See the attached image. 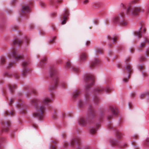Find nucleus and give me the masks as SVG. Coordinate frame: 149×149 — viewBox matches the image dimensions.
Instances as JSON below:
<instances>
[{"label":"nucleus","mask_w":149,"mask_h":149,"mask_svg":"<svg viewBox=\"0 0 149 149\" xmlns=\"http://www.w3.org/2000/svg\"><path fill=\"white\" fill-rule=\"evenodd\" d=\"M70 65V63L69 61H68L66 64V67L67 68L69 67Z\"/></svg>","instance_id":"a18cd8bd"},{"label":"nucleus","mask_w":149,"mask_h":149,"mask_svg":"<svg viewBox=\"0 0 149 149\" xmlns=\"http://www.w3.org/2000/svg\"><path fill=\"white\" fill-rule=\"evenodd\" d=\"M95 78L93 75H88L86 76L85 80L87 84L85 87L86 90H88L91 88V86L93 84Z\"/></svg>","instance_id":"423d86ee"},{"label":"nucleus","mask_w":149,"mask_h":149,"mask_svg":"<svg viewBox=\"0 0 149 149\" xmlns=\"http://www.w3.org/2000/svg\"><path fill=\"white\" fill-rule=\"evenodd\" d=\"M149 13V6H148L146 10V14L147 15Z\"/></svg>","instance_id":"8fccbe9b"},{"label":"nucleus","mask_w":149,"mask_h":149,"mask_svg":"<svg viewBox=\"0 0 149 149\" xmlns=\"http://www.w3.org/2000/svg\"><path fill=\"white\" fill-rule=\"evenodd\" d=\"M56 39V37H53V38H52V40H50V42H51V43H53L54 42V40L55 39Z\"/></svg>","instance_id":"09e8293b"},{"label":"nucleus","mask_w":149,"mask_h":149,"mask_svg":"<svg viewBox=\"0 0 149 149\" xmlns=\"http://www.w3.org/2000/svg\"><path fill=\"white\" fill-rule=\"evenodd\" d=\"M129 107L130 108H132V104L130 102H129L128 103Z\"/></svg>","instance_id":"4d7b16f0"},{"label":"nucleus","mask_w":149,"mask_h":149,"mask_svg":"<svg viewBox=\"0 0 149 149\" xmlns=\"http://www.w3.org/2000/svg\"><path fill=\"white\" fill-rule=\"evenodd\" d=\"M143 42L144 43H146L148 42L149 44V39L146 38H144Z\"/></svg>","instance_id":"79ce46f5"},{"label":"nucleus","mask_w":149,"mask_h":149,"mask_svg":"<svg viewBox=\"0 0 149 149\" xmlns=\"http://www.w3.org/2000/svg\"><path fill=\"white\" fill-rule=\"evenodd\" d=\"M110 142L113 145H116L118 143V142L115 140L111 141Z\"/></svg>","instance_id":"c9c22d12"},{"label":"nucleus","mask_w":149,"mask_h":149,"mask_svg":"<svg viewBox=\"0 0 149 149\" xmlns=\"http://www.w3.org/2000/svg\"><path fill=\"white\" fill-rule=\"evenodd\" d=\"M65 144L64 145V147H65L67 146L68 145V143L67 142H65Z\"/></svg>","instance_id":"e2e57ef3"},{"label":"nucleus","mask_w":149,"mask_h":149,"mask_svg":"<svg viewBox=\"0 0 149 149\" xmlns=\"http://www.w3.org/2000/svg\"><path fill=\"white\" fill-rule=\"evenodd\" d=\"M134 50V49L133 48H131L130 49V52L132 53L133 52Z\"/></svg>","instance_id":"338daca9"},{"label":"nucleus","mask_w":149,"mask_h":149,"mask_svg":"<svg viewBox=\"0 0 149 149\" xmlns=\"http://www.w3.org/2000/svg\"><path fill=\"white\" fill-rule=\"evenodd\" d=\"M13 42L15 45H19L22 43V42L20 40L17 38L14 40Z\"/></svg>","instance_id":"aec40b11"},{"label":"nucleus","mask_w":149,"mask_h":149,"mask_svg":"<svg viewBox=\"0 0 149 149\" xmlns=\"http://www.w3.org/2000/svg\"><path fill=\"white\" fill-rule=\"evenodd\" d=\"M13 76L16 78H18L19 76L17 73L16 72L13 74Z\"/></svg>","instance_id":"37998d69"},{"label":"nucleus","mask_w":149,"mask_h":149,"mask_svg":"<svg viewBox=\"0 0 149 149\" xmlns=\"http://www.w3.org/2000/svg\"><path fill=\"white\" fill-rule=\"evenodd\" d=\"M8 130V128H3L2 131L3 132H6Z\"/></svg>","instance_id":"603ef678"},{"label":"nucleus","mask_w":149,"mask_h":149,"mask_svg":"<svg viewBox=\"0 0 149 149\" xmlns=\"http://www.w3.org/2000/svg\"><path fill=\"white\" fill-rule=\"evenodd\" d=\"M5 114L7 115L13 116L15 114V112L13 111H7L5 112Z\"/></svg>","instance_id":"393cba45"},{"label":"nucleus","mask_w":149,"mask_h":149,"mask_svg":"<svg viewBox=\"0 0 149 149\" xmlns=\"http://www.w3.org/2000/svg\"><path fill=\"white\" fill-rule=\"evenodd\" d=\"M6 139L4 137H1L0 139V148H2L3 144L6 143Z\"/></svg>","instance_id":"f3484780"},{"label":"nucleus","mask_w":149,"mask_h":149,"mask_svg":"<svg viewBox=\"0 0 149 149\" xmlns=\"http://www.w3.org/2000/svg\"><path fill=\"white\" fill-rule=\"evenodd\" d=\"M90 43V42L89 41H87L86 43V45L88 46Z\"/></svg>","instance_id":"bf43d9fd"},{"label":"nucleus","mask_w":149,"mask_h":149,"mask_svg":"<svg viewBox=\"0 0 149 149\" xmlns=\"http://www.w3.org/2000/svg\"><path fill=\"white\" fill-rule=\"evenodd\" d=\"M94 100L96 103H97V102H98L99 100V98L97 96H96L95 97L94 99Z\"/></svg>","instance_id":"49530a36"},{"label":"nucleus","mask_w":149,"mask_h":149,"mask_svg":"<svg viewBox=\"0 0 149 149\" xmlns=\"http://www.w3.org/2000/svg\"><path fill=\"white\" fill-rule=\"evenodd\" d=\"M39 100L38 99H34L31 100V103L34 104V112L33 116L41 120L43 119L45 117V106L43 104L38 105Z\"/></svg>","instance_id":"f257e3e1"},{"label":"nucleus","mask_w":149,"mask_h":149,"mask_svg":"<svg viewBox=\"0 0 149 149\" xmlns=\"http://www.w3.org/2000/svg\"><path fill=\"white\" fill-rule=\"evenodd\" d=\"M6 62V58L4 57H1L0 58V64L1 65H4Z\"/></svg>","instance_id":"412c9836"},{"label":"nucleus","mask_w":149,"mask_h":149,"mask_svg":"<svg viewBox=\"0 0 149 149\" xmlns=\"http://www.w3.org/2000/svg\"><path fill=\"white\" fill-rule=\"evenodd\" d=\"M47 60V59L45 58L42 60L41 62L40 63L39 65L41 66L42 67L43 66V64L44 63V62H45Z\"/></svg>","instance_id":"72a5a7b5"},{"label":"nucleus","mask_w":149,"mask_h":149,"mask_svg":"<svg viewBox=\"0 0 149 149\" xmlns=\"http://www.w3.org/2000/svg\"><path fill=\"white\" fill-rule=\"evenodd\" d=\"M105 90V91L107 93H108L110 91V89L109 87H107Z\"/></svg>","instance_id":"de8ad7c7"},{"label":"nucleus","mask_w":149,"mask_h":149,"mask_svg":"<svg viewBox=\"0 0 149 149\" xmlns=\"http://www.w3.org/2000/svg\"><path fill=\"white\" fill-rule=\"evenodd\" d=\"M88 2V0H84V4H86Z\"/></svg>","instance_id":"0e129e2a"},{"label":"nucleus","mask_w":149,"mask_h":149,"mask_svg":"<svg viewBox=\"0 0 149 149\" xmlns=\"http://www.w3.org/2000/svg\"><path fill=\"white\" fill-rule=\"evenodd\" d=\"M145 57L144 56H141L140 58H139V61H144L145 60Z\"/></svg>","instance_id":"58836bf2"},{"label":"nucleus","mask_w":149,"mask_h":149,"mask_svg":"<svg viewBox=\"0 0 149 149\" xmlns=\"http://www.w3.org/2000/svg\"><path fill=\"white\" fill-rule=\"evenodd\" d=\"M144 43L143 41L141 43L140 47L141 48H143L145 47V43Z\"/></svg>","instance_id":"a19ab883"},{"label":"nucleus","mask_w":149,"mask_h":149,"mask_svg":"<svg viewBox=\"0 0 149 149\" xmlns=\"http://www.w3.org/2000/svg\"><path fill=\"white\" fill-rule=\"evenodd\" d=\"M24 105L23 103L21 102H18L17 105V107L19 109H23L24 108Z\"/></svg>","instance_id":"a878e982"},{"label":"nucleus","mask_w":149,"mask_h":149,"mask_svg":"<svg viewBox=\"0 0 149 149\" xmlns=\"http://www.w3.org/2000/svg\"><path fill=\"white\" fill-rule=\"evenodd\" d=\"M133 136H134V138L135 139H137L139 137V136L136 134H135Z\"/></svg>","instance_id":"864d4df0"},{"label":"nucleus","mask_w":149,"mask_h":149,"mask_svg":"<svg viewBox=\"0 0 149 149\" xmlns=\"http://www.w3.org/2000/svg\"><path fill=\"white\" fill-rule=\"evenodd\" d=\"M61 85H62V86L63 88H64L65 87V83H63Z\"/></svg>","instance_id":"69168bd1"},{"label":"nucleus","mask_w":149,"mask_h":149,"mask_svg":"<svg viewBox=\"0 0 149 149\" xmlns=\"http://www.w3.org/2000/svg\"><path fill=\"white\" fill-rule=\"evenodd\" d=\"M87 122V121H86V118L83 117L81 118L79 121V124L81 126L85 125Z\"/></svg>","instance_id":"2eb2a0df"},{"label":"nucleus","mask_w":149,"mask_h":149,"mask_svg":"<svg viewBox=\"0 0 149 149\" xmlns=\"http://www.w3.org/2000/svg\"><path fill=\"white\" fill-rule=\"evenodd\" d=\"M112 116H111V115L107 117V119H108V120H110V119H111L112 118Z\"/></svg>","instance_id":"680f3d73"},{"label":"nucleus","mask_w":149,"mask_h":149,"mask_svg":"<svg viewBox=\"0 0 149 149\" xmlns=\"http://www.w3.org/2000/svg\"><path fill=\"white\" fill-rule=\"evenodd\" d=\"M12 56L17 61L23 58V55H19L17 54L16 51H13L11 54Z\"/></svg>","instance_id":"9d476101"},{"label":"nucleus","mask_w":149,"mask_h":149,"mask_svg":"<svg viewBox=\"0 0 149 149\" xmlns=\"http://www.w3.org/2000/svg\"><path fill=\"white\" fill-rule=\"evenodd\" d=\"M14 65V64L13 63H10L8 64L6 66V67L8 68H10L13 67Z\"/></svg>","instance_id":"2f4dec72"},{"label":"nucleus","mask_w":149,"mask_h":149,"mask_svg":"<svg viewBox=\"0 0 149 149\" xmlns=\"http://www.w3.org/2000/svg\"><path fill=\"white\" fill-rule=\"evenodd\" d=\"M146 31V29L144 25H142L139 28V31H135L134 33V34L135 36L138 37L139 38L142 36L141 33H144Z\"/></svg>","instance_id":"0eeeda50"},{"label":"nucleus","mask_w":149,"mask_h":149,"mask_svg":"<svg viewBox=\"0 0 149 149\" xmlns=\"http://www.w3.org/2000/svg\"><path fill=\"white\" fill-rule=\"evenodd\" d=\"M80 92L77 90L73 94V97L74 98H76L79 95Z\"/></svg>","instance_id":"5701e85b"},{"label":"nucleus","mask_w":149,"mask_h":149,"mask_svg":"<svg viewBox=\"0 0 149 149\" xmlns=\"http://www.w3.org/2000/svg\"><path fill=\"white\" fill-rule=\"evenodd\" d=\"M81 140L80 138L77 137H74L71 141L70 144L72 146H78L80 144Z\"/></svg>","instance_id":"6e6552de"},{"label":"nucleus","mask_w":149,"mask_h":149,"mask_svg":"<svg viewBox=\"0 0 149 149\" xmlns=\"http://www.w3.org/2000/svg\"><path fill=\"white\" fill-rule=\"evenodd\" d=\"M57 116V113L54 110L52 112V117L53 118H55Z\"/></svg>","instance_id":"f704fd0d"},{"label":"nucleus","mask_w":149,"mask_h":149,"mask_svg":"<svg viewBox=\"0 0 149 149\" xmlns=\"http://www.w3.org/2000/svg\"><path fill=\"white\" fill-rule=\"evenodd\" d=\"M110 109L112 111L113 114L115 115L117 114L118 110L116 108H114L113 107L111 106L110 107Z\"/></svg>","instance_id":"a211bd4d"},{"label":"nucleus","mask_w":149,"mask_h":149,"mask_svg":"<svg viewBox=\"0 0 149 149\" xmlns=\"http://www.w3.org/2000/svg\"><path fill=\"white\" fill-rule=\"evenodd\" d=\"M120 6L121 7H123L124 8H125V5L123 4V3H121L120 5Z\"/></svg>","instance_id":"052dcab7"},{"label":"nucleus","mask_w":149,"mask_h":149,"mask_svg":"<svg viewBox=\"0 0 149 149\" xmlns=\"http://www.w3.org/2000/svg\"><path fill=\"white\" fill-rule=\"evenodd\" d=\"M108 127L109 129H111L113 127L112 125L110 122H108Z\"/></svg>","instance_id":"4c0bfd02"},{"label":"nucleus","mask_w":149,"mask_h":149,"mask_svg":"<svg viewBox=\"0 0 149 149\" xmlns=\"http://www.w3.org/2000/svg\"><path fill=\"white\" fill-rule=\"evenodd\" d=\"M90 110H92V111H91L92 112L90 113L89 114V117H90L89 118H91L93 117V116H95V114L94 113V111L93 110L92 108H91V107L90 106Z\"/></svg>","instance_id":"b1692460"},{"label":"nucleus","mask_w":149,"mask_h":149,"mask_svg":"<svg viewBox=\"0 0 149 149\" xmlns=\"http://www.w3.org/2000/svg\"><path fill=\"white\" fill-rule=\"evenodd\" d=\"M86 54H84L82 53L81 56L80 60L81 61L83 60L86 59Z\"/></svg>","instance_id":"c85d7f7f"},{"label":"nucleus","mask_w":149,"mask_h":149,"mask_svg":"<svg viewBox=\"0 0 149 149\" xmlns=\"http://www.w3.org/2000/svg\"><path fill=\"white\" fill-rule=\"evenodd\" d=\"M63 2V0H51L50 2V4L53 6L56 7L57 4L58 3H61Z\"/></svg>","instance_id":"4468645a"},{"label":"nucleus","mask_w":149,"mask_h":149,"mask_svg":"<svg viewBox=\"0 0 149 149\" xmlns=\"http://www.w3.org/2000/svg\"><path fill=\"white\" fill-rule=\"evenodd\" d=\"M144 144L145 145H148L149 144V138H147L146 139Z\"/></svg>","instance_id":"e433bc0d"},{"label":"nucleus","mask_w":149,"mask_h":149,"mask_svg":"<svg viewBox=\"0 0 149 149\" xmlns=\"http://www.w3.org/2000/svg\"><path fill=\"white\" fill-rule=\"evenodd\" d=\"M16 86L13 85H10L9 86V89L10 91L11 92H13L14 90H15V88Z\"/></svg>","instance_id":"bb28decb"},{"label":"nucleus","mask_w":149,"mask_h":149,"mask_svg":"<svg viewBox=\"0 0 149 149\" xmlns=\"http://www.w3.org/2000/svg\"><path fill=\"white\" fill-rule=\"evenodd\" d=\"M135 95V93L134 92H132L131 93V96L132 97H134Z\"/></svg>","instance_id":"13d9d810"},{"label":"nucleus","mask_w":149,"mask_h":149,"mask_svg":"<svg viewBox=\"0 0 149 149\" xmlns=\"http://www.w3.org/2000/svg\"><path fill=\"white\" fill-rule=\"evenodd\" d=\"M53 96L52 95H51V98L48 97L44 98L43 99V102L45 104L51 102L53 100Z\"/></svg>","instance_id":"ddd939ff"},{"label":"nucleus","mask_w":149,"mask_h":149,"mask_svg":"<svg viewBox=\"0 0 149 149\" xmlns=\"http://www.w3.org/2000/svg\"><path fill=\"white\" fill-rule=\"evenodd\" d=\"M107 38L109 40H112L113 43H114L117 42L116 40L118 39V37L117 36H115L113 38H112L109 35L107 36Z\"/></svg>","instance_id":"6ab92c4d"},{"label":"nucleus","mask_w":149,"mask_h":149,"mask_svg":"<svg viewBox=\"0 0 149 149\" xmlns=\"http://www.w3.org/2000/svg\"><path fill=\"white\" fill-rule=\"evenodd\" d=\"M10 122L9 121H7L6 122L4 123H2V125L5 126V127H8L10 125Z\"/></svg>","instance_id":"c756f323"},{"label":"nucleus","mask_w":149,"mask_h":149,"mask_svg":"<svg viewBox=\"0 0 149 149\" xmlns=\"http://www.w3.org/2000/svg\"><path fill=\"white\" fill-rule=\"evenodd\" d=\"M30 10V8L28 6L25 5L22 7L21 11L23 15L26 14Z\"/></svg>","instance_id":"9b49d317"},{"label":"nucleus","mask_w":149,"mask_h":149,"mask_svg":"<svg viewBox=\"0 0 149 149\" xmlns=\"http://www.w3.org/2000/svg\"><path fill=\"white\" fill-rule=\"evenodd\" d=\"M13 101L12 99H10L9 101V104L11 105L13 104Z\"/></svg>","instance_id":"3c124183"},{"label":"nucleus","mask_w":149,"mask_h":149,"mask_svg":"<svg viewBox=\"0 0 149 149\" xmlns=\"http://www.w3.org/2000/svg\"><path fill=\"white\" fill-rule=\"evenodd\" d=\"M148 95H149V92H146L143 94H141L140 96V98L141 99L143 98L145 96Z\"/></svg>","instance_id":"473e14b6"},{"label":"nucleus","mask_w":149,"mask_h":149,"mask_svg":"<svg viewBox=\"0 0 149 149\" xmlns=\"http://www.w3.org/2000/svg\"><path fill=\"white\" fill-rule=\"evenodd\" d=\"M144 10L140 6L133 7L130 6H129L126 10V13L128 15L136 16L138 15L139 13L141 11L143 13Z\"/></svg>","instance_id":"7ed1b4c3"},{"label":"nucleus","mask_w":149,"mask_h":149,"mask_svg":"<svg viewBox=\"0 0 149 149\" xmlns=\"http://www.w3.org/2000/svg\"><path fill=\"white\" fill-rule=\"evenodd\" d=\"M100 61L99 60L97 59H94L92 62L91 65L90 66L91 68L94 67L97 65L99 63Z\"/></svg>","instance_id":"dca6fc26"},{"label":"nucleus","mask_w":149,"mask_h":149,"mask_svg":"<svg viewBox=\"0 0 149 149\" xmlns=\"http://www.w3.org/2000/svg\"><path fill=\"white\" fill-rule=\"evenodd\" d=\"M97 52L99 53H100V54L102 53L101 51V50H98L97 51Z\"/></svg>","instance_id":"774afa93"},{"label":"nucleus","mask_w":149,"mask_h":149,"mask_svg":"<svg viewBox=\"0 0 149 149\" xmlns=\"http://www.w3.org/2000/svg\"><path fill=\"white\" fill-rule=\"evenodd\" d=\"M104 90V89L102 88V87H99L97 88L94 91V93L95 94H96V93L98 92H101L103 91Z\"/></svg>","instance_id":"4be33fe9"},{"label":"nucleus","mask_w":149,"mask_h":149,"mask_svg":"<svg viewBox=\"0 0 149 149\" xmlns=\"http://www.w3.org/2000/svg\"><path fill=\"white\" fill-rule=\"evenodd\" d=\"M73 70L76 72H78L79 71V69L77 68H73Z\"/></svg>","instance_id":"c03bdc74"},{"label":"nucleus","mask_w":149,"mask_h":149,"mask_svg":"<svg viewBox=\"0 0 149 149\" xmlns=\"http://www.w3.org/2000/svg\"><path fill=\"white\" fill-rule=\"evenodd\" d=\"M28 64V62L26 61H24L22 63L23 70L22 71V74L23 75H25L28 72L29 69L27 67Z\"/></svg>","instance_id":"1a4fd4ad"},{"label":"nucleus","mask_w":149,"mask_h":149,"mask_svg":"<svg viewBox=\"0 0 149 149\" xmlns=\"http://www.w3.org/2000/svg\"><path fill=\"white\" fill-rule=\"evenodd\" d=\"M51 147H52V149H56V148L54 146H52L51 145L49 146V149H51Z\"/></svg>","instance_id":"6e6d98bb"},{"label":"nucleus","mask_w":149,"mask_h":149,"mask_svg":"<svg viewBox=\"0 0 149 149\" xmlns=\"http://www.w3.org/2000/svg\"><path fill=\"white\" fill-rule=\"evenodd\" d=\"M130 59V58H129L125 59V69L123 70L124 73L123 74V78H122L123 81L125 83H127L128 82L130 74L132 72V68L128 62Z\"/></svg>","instance_id":"f03ea898"},{"label":"nucleus","mask_w":149,"mask_h":149,"mask_svg":"<svg viewBox=\"0 0 149 149\" xmlns=\"http://www.w3.org/2000/svg\"><path fill=\"white\" fill-rule=\"evenodd\" d=\"M125 14L124 12H121L119 15L115 17L114 18L113 21L114 22H118L122 26H125L127 24V22L125 19Z\"/></svg>","instance_id":"20e7f679"},{"label":"nucleus","mask_w":149,"mask_h":149,"mask_svg":"<svg viewBox=\"0 0 149 149\" xmlns=\"http://www.w3.org/2000/svg\"><path fill=\"white\" fill-rule=\"evenodd\" d=\"M3 75L5 77L9 78L11 77L12 75L10 73L7 72H5L3 73Z\"/></svg>","instance_id":"cd10ccee"},{"label":"nucleus","mask_w":149,"mask_h":149,"mask_svg":"<svg viewBox=\"0 0 149 149\" xmlns=\"http://www.w3.org/2000/svg\"><path fill=\"white\" fill-rule=\"evenodd\" d=\"M144 67L143 66L141 65H138V68L140 71L142 70L143 68Z\"/></svg>","instance_id":"ea45409f"},{"label":"nucleus","mask_w":149,"mask_h":149,"mask_svg":"<svg viewBox=\"0 0 149 149\" xmlns=\"http://www.w3.org/2000/svg\"><path fill=\"white\" fill-rule=\"evenodd\" d=\"M68 16V12L67 10L65 9V12L63 16V20L61 22L62 24H64L66 23V20Z\"/></svg>","instance_id":"f8f14e48"},{"label":"nucleus","mask_w":149,"mask_h":149,"mask_svg":"<svg viewBox=\"0 0 149 149\" xmlns=\"http://www.w3.org/2000/svg\"><path fill=\"white\" fill-rule=\"evenodd\" d=\"M117 137L119 139L121 137V134H119V133H117Z\"/></svg>","instance_id":"5fc2aeb1"},{"label":"nucleus","mask_w":149,"mask_h":149,"mask_svg":"<svg viewBox=\"0 0 149 149\" xmlns=\"http://www.w3.org/2000/svg\"><path fill=\"white\" fill-rule=\"evenodd\" d=\"M50 75L51 76L54 77V85L50 86L49 88V90L51 91L56 89L58 86V78L57 76V71L55 68H53L52 69Z\"/></svg>","instance_id":"39448f33"},{"label":"nucleus","mask_w":149,"mask_h":149,"mask_svg":"<svg viewBox=\"0 0 149 149\" xmlns=\"http://www.w3.org/2000/svg\"><path fill=\"white\" fill-rule=\"evenodd\" d=\"M97 131L96 129L94 128H92L90 130V132L92 134H95L96 133Z\"/></svg>","instance_id":"7c9ffc66"}]
</instances>
